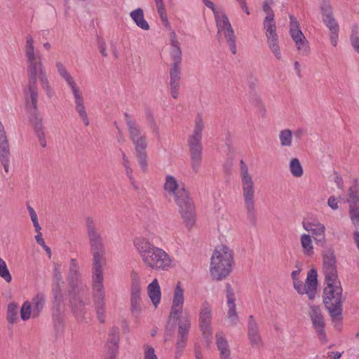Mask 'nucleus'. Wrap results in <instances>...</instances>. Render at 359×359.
Masks as SVG:
<instances>
[{
	"label": "nucleus",
	"instance_id": "1",
	"mask_svg": "<svg viewBox=\"0 0 359 359\" xmlns=\"http://www.w3.org/2000/svg\"><path fill=\"white\" fill-rule=\"evenodd\" d=\"M25 57L28 80L27 87L24 90L25 105L27 109L32 111L30 121L36 135H41L43 131L42 118L37 111L38 82L40 83L41 88L48 98H51L54 95V91L43 63L42 56L35 49L34 41L30 35L26 37Z\"/></svg>",
	"mask_w": 359,
	"mask_h": 359
},
{
	"label": "nucleus",
	"instance_id": "2",
	"mask_svg": "<svg viewBox=\"0 0 359 359\" xmlns=\"http://www.w3.org/2000/svg\"><path fill=\"white\" fill-rule=\"evenodd\" d=\"M87 233L93 257L92 271L93 296L97 316L100 323L105 319V291L103 285L102 266L104 264L102 239L92 219L88 220Z\"/></svg>",
	"mask_w": 359,
	"mask_h": 359
},
{
	"label": "nucleus",
	"instance_id": "3",
	"mask_svg": "<svg viewBox=\"0 0 359 359\" xmlns=\"http://www.w3.org/2000/svg\"><path fill=\"white\" fill-rule=\"evenodd\" d=\"M184 289L180 282L174 287L171 306L168 319V325H178V339L176 344L175 358L178 359L185 347L189 331L191 328V317L189 313L184 312Z\"/></svg>",
	"mask_w": 359,
	"mask_h": 359
},
{
	"label": "nucleus",
	"instance_id": "4",
	"mask_svg": "<svg viewBox=\"0 0 359 359\" xmlns=\"http://www.w3.org/2000/svg\"><path fill=\"white\" fill-rule=\"evenodd\" d=\"M133 245L145 267L163 271L175 267L174 257L149 239L144 237L136 238L133 241Z\"/></svg>",
	"mask_w": 359,
	"mask_h": 359
},
{
	"label": "nucleus",
	"instance_id": "5",
	"mask_svg": "<svg viewBox=\"0 0 359 359\" xmlns=\"http://www.w3.org/2000/svg\"><path fill=\"white\" fill-rule=\"evenodd\" d=\"M163 189L166 196L173 198L178 205L185 226L188 229L192 228L195 224V207L184 184L175 177L167 175L165 177Z\"/></svg>",
	"mask_w": 359,
	"mask_h": 359
},
{
	"label": "nucleus",
	"instance_id": "6",
	"mask_svg": "<svg viewBox=\"0 0 359 359\" xmlns=\"http://www.w3.org/2000/svg\"><path fill=\"white\" fill-rule=\"evenodd\" d=\"M234 265L233 250L226 245L215 247L210 257L209 271L212 278L217 281L226 278Z\"/></svg>",
	"mask_w": 359,
	"mask_h": 359
},
{
	"label": "nucleus",
	"instance_id": "7",
	"mask_svg": "<svg viewBox=\"0 0 359 359\" xmlns=\"http://www.w3.org/2000/svg\"><path fill=\"white\" fill-rule=\"evenodd\" d=\"M125 121L129 138L135 147L137 161L142 170L145 171L148 165V156L146 151L148 147L147 136L136 121L128 114L125 115Z\"/></svg>",
	"mask_w": 359,
	"mask_h": 359
},
{
	"label": "nucleus",
	"instance_id": "8",
	"mask_svg": "<svg viewBox=\"0 0 359 359\" xmlns=\"http://www.w3.org/2000/svg\"><path fill=\"white\" fill-rule=\"evenodd\" d=\"M55 67L60 76L66 82L67 86L71 89L72 93L74 96L76 111L79 114V117L83 123L86 126H88L89 119L81 88L61 61H56Z\"/></svg>",
	"mask_w": 359,
	"mask_h": 359
},
{
	"label": "nucleus",
	"instance_id": "9",
	"mask_svg": "<svg viewBox=\"0 0 359 359\" xmlns=\"http://www.w3.org/2000/svg\"><path fill=\"white\" fill-rule=\"evenodd\" d=\"M204 128L203 118L198 115L194 121V129L188 138L190 161L193 170L198 172L202 161V132Z\"/></svg>",
	"mask_w": 359,
	"mask_h": 359
},
{
	"label": "nucleus",
	"instance_id": "10",
	"mask_svg": "<svg viewBox=\"0 0 359 359\" xmlns=\"http://www.w3.org/2000/svg\"><path fill=\"white\" fill-rule=\"evenodd\" d=\"M323 300L331 317L340 319L343 301V289L341 283L324 285Z\"/></svg>",
	"mask_w": 359,
	"mask_h": 359
},
{
	"label": "nucleus",
	"instance_id": "11",
	"mask_svg": "<svg viewBox=\"0 0 359 359\" xmlns=\"http://www.w3.org/2000/svg\"><path fill=\"white\" fill-rule=\"evenodd\" d=\"M240 177L245 208L248 214L254 215L255 212V186L248 168L243 161H241Z\"/></svg>",
	"mask_w": 359,
	"mask_h": 359
},
{
	"label": "nucleus",
	"instance_id": "12",
	"mask_svg": "<svg viewBox=\"0 0 359 359\" xmlns=\"http://www.w3.org/2000/svg\"><path fill=\"white\" fill-rule=\"evenodd\" d=\"M300 271L297 269L291 273L294 287L299 294H306L309 299H313L317 293V270L311 269L309 271L304 283L299 279Z\"/></svg>",
	"mask_w": 359,
	"mask_h": 359
},
{
	"label": "nucleus",
	"instance_id": "13",
	"mask_svg": "<svg viewBox=\"0 0 359 359\" xmlns=\"http://www.w3.org/2000/svg\"><path fill=\"white\" fill-rule=\"evenodd\" d=\"M130 277V311L137 318L142 311V281L139 273L135 271H131Z\"/></svg>",
	"mask_w": 359,
	"mask_h": 359
},
{
	"label": "nucleus",
	"instance_id": "14",
	"mask_svg": "<svg viewBox=\"0 0 359 359\" xmlns=\"http://www.w3.org/2000/svg\"><path fill=\"white\" fill-rule=\"evenodd\" d=\"M322 272L325 278L324 285L341 283L337 269V259L332 248L323 251Z\"/></svg>",
	"mask_w": 359,
	"mask_h": 359
},
{
	"label": "nucleus",
	"instance_id": "15",
	"mask_svg": "<svg viewBox=\"0 0 359 359\" xmlns=\"http://www.w3.org/2000/svg\"><path fill=\"white\" fill-rule=\"evenodd\" d=\"M215 22L217 34L223 35L232 54L236 53V36L227 15L223 12L215 13Z\"/></svg>",
	"mask_w": 359,
	"mask_h": 359
},
{
	"label": "nucleus",
	"instance_id": "16",
	"mask_svg": "<svg viewBox=\"0 0 359 359\" xmlns=\"http://www.w3.org/2000/svg\"><path fill=\"white\" fill-rule=\"evenodd\" d=\"M212 307L210 302L204 301L198 311V326L203 338L209 344L213 332L212 329Z\"/></svg>",
	"mask_w": 359,
	"mask_h": 359
},
{
	"label": "nucleus",
	"instance_id": "17",
	"mask_svg": "<svg viewBox=\"0 0 359 359\" xmlns=\"http://www.w3.org/2000/svg\"><path fill=\"white\" fill-rule=\"evenodd\" d=\"M45 302L46 297L43 293H38L30 301L24 302L20 308L21 319L27 321L39 317L44 308Z\"/></svg>",
	"mask_w": 359,
	"mask_h": 359
},
{
	"label": "nucleus",
	"instance_id": "18",
	"mask_svg": "<svg viewBox=\"0 0 359 359\" xmlns=\"http://www.w3.org/2000/svg\"><path fill=\"white\" fill-rule=\"evenodd\" d=\"M290 36L295 43L298 53L302 56H306L310 53L309 43L302 32L299 23L297 18L290 16Z\"/></svg>",
	"mask_w": 359,
	"mask_h": 359
},
{
	"label": "nucleus",
	"instance_id": "19",
	"mask_svg": "<svg viewBox=\"0 0 359 359\" xmlns=\"http://www.w3.org/2000/svg\"><path fill=\"white\" fill-rule=\"evenodd\" d=\"M359 184L356 180L348 191L347 203L348 204V216L351 224L355 229L359 228Z\"/></svg>",
	"mask_w": 359,
	"mask_h": 359
},
{
	"label": "nucleus",
	"instance_id": "20",
	"mask_svg": "<svg viewBox=\"0 0 359 359\" xmlns=\"http://www.w3.org/2000/svg\"><path fill=\"white\" fill-rule=\"evenodd\" d=\"M302 226L306 231L311 233L316 245L323 247L326 244V227L318 219L303 221Z\"/></svg>",
	"mask_w": 359,
	"mask_h": 359
},
{
	"label": "nucleus",
	"instance_id": "21",
	"mask_svg": "<svg viewBox=\"0 0 359 359\" xmlns=\"http://www.w3.org/2000/svg\"><path fill=\"white\" fill-rule=\"evenodd\" d=\"M309 314L312 321L313 327L316 330L320 340L326 342L327 339L324 330L325 322L320 307L314 305L311 306Z\"/></svg>",
	"mask_w": 359,
	"mask_h": 359
},
{
	"label": "nucleus",
	"instance_id": "22",
	"mask_svg": "<svg viewBox=\"0 0 359 359\" xmlns=\"http://www.w3.org/2000/svg\"><path fill=\"white\" fill-rule=\"evenodd\" d=\"M226 305L228 307L226 320L231 325H236L238 322V315L236 309V296L230 284H226Z\"/></svg>",
	"mask_w": 359,
	"mask_h": 359
},
{
	"label": "nucleus",
	"instance_id": "23",
	"mask_svg": "<svg viewBox=\"0 0 359 359\" xmlns=\"http://www.w3.org/2000/svg\"><path fill=\"white\" fill-rule=\"evenodd\" d=\"M248 337L252 346L259 347L262 344L258 324L253 316H250L248 318Z\"/></svg>",
	"mask_w": 359,
	"mask_h": 359
},
{
	"label": "nucleus",
	"instance_id": "24",
	"mask_svg": "<svg viewBox=\"0 0 359 359\" xmlns=\"http://www.w3.org/2000/svg\"><path fill=\"white\" fill-rule=\"evenodd\" d=\"M147 293L154 309H157L162 299V292L158 280L154 278L147 287Z\"/></svg>",
	"mask_w": 359,
	"mask_h": 359
},
{
	"label": "nucleus",
	"instance_id": "25",
	"mask_svg": "<svg viewBox=\"0 0 359 359\" xmlns=\"http://www.w3.org/2000/svg\"><path fill=\"white\" fill-rule=\"evenodd\" d=\"M321 11L323 14V20L326 27L330 32L339 31V25L332 16V8L330 4L325 3L321 6Z\"/></svg>",
	"mask_w": 359,
	"mask_h": 359
},
{
	"label": "nucleus",
	"instance_id": "26",
	"mask_svg": "<svg viewBox=\"0 0 359 359\" xmlns=\"http://www.w3.org/2000/svg\"><path fill=\"white\" fill-rule=\"evenodd\" d=\"M215 338L220 359H229L230 349L224 334L222 332H217Z\"/></svg>",
	"mask_w": 359,
	"mask_h": 359
},
{
	"label": "nucleus",
	"instance_id": "27",
	"mask_svg": "<svg viewBox=\"0 0 359 359\" xmlns=\"http://www.w3.org/2000/svg\"><path fill=\"white\" fill-rule=\"evenodd\" d=\"M299 241L303 254L307 257H312L314 255L312 236L308 233H302L300 236Z\"/></svg>",
	"mask_w": 359,
	"mask_h": 359
},
{
	"label": "nucleus",
	"instance_id": "28",
	"mask_svg": "<svg viewBox=\"0 0 359 359\" xmlns=\"http://www.w3.org/2000/svg\"><path fill=\"white\" fill-rule=\"evenodd\" d=\"M83 293L84 290L81 289V290H78L76 292H71L69 294L72 309L74 312L77 315L79 314V311L84 306V303L82 300Z\"/></svg>",
	"mask_w": 359,
	"mask_h": 359
},
{
	"label": "nucleus",
	"instance_id": "29",
	"mask_svg": "<svg viewBox=\"0 0 359 359\" xmlns=\"http://www.w3.org/2000/svg\"><path fill=\"white\" fill-rule=\"evenodd\" d=\"M130 16L137 27L146 31L149 29V25L144 19V12L142 8H138L131 11Z\"/></svg>",
	"mask_w": 359,
	"mask_h": 359
},
{
	"label": "nucleus",
	"instance_id": "30",
	"mask_svg": "<svg viewBox=\"0 0 359 359\" xmlns=\"http://www.w3.org/2000/svg\"><path fill=\"white\" fill-rule=\"evenodd\" d=\"M19 306L18 304L12 302L8 304L6 311V320L10 324L17 323L19 320L18 317Z\"/></svg>",
	"mask_w": 359,
	"mask_h": 359
},
{
	"label": "nucleus",
	"instance_id": "31",
	"mask_svg": "<svg viewBox=\"0 0 359 359\" xmlns=\"http://www.w3.org/2000/svg\"><path fill=\"white\" fill-rule=\"evenodd\" d=\"M266 43L274 57L278 60H281L282 54L279 45L278 35L266 37Z\"/></svg>",
	"mask_w": 359,
	"mask_h": 359
},
{
	"label": "nucleus",
	"instance_id": "32",
	"mask_svg": "<svg viewBox=\"0 0 359 359\" xmlns=\"http://www.w3.org/2000/svg\"><path fill=\"white\" fill-rule=\"evenodd\" d=\"M278 140L281 147H291L293 142V133L289 128L282 129L278 133Z\"/></svg>",
	"mask_w": 359,
	"mask_h": 359
},
{
	"label": "nucleus",
	"instance_id": "33",
	"mask_svg": "<svg viewBox=\"0 0 359 359\" xmlns=\"http://www.w3.org/2000/svg\"><path fill=\"white\" fill-rule=\"evenodd\" d=\"M263 28L265 32L266 38L278 35L274 18H264L263 21Z\"/></svg>",
	"mask_w": 359,
	"mask_h": 359
},
{
	"label": "nucleus",
	"instance_id": "34",
	"mask_svg": "<svg viewBox=\"0 0 359 359\" xmlns=\"http://www.w3.org/2000/svg\"><path fill=\"white\" fill-rule=\"evenodd\" d=\"M289 169L294 177H301L304 174L303 167L297 158H292L289 163Z\"/></svg>",
	"mask_w": 359,
	"mask_h": 359
},
{
	"label": "nucleus",
	"instance_id": "35",
	"mask_svg": "<svg viewBox=\"0 0 359 359\" xmlns=\"http://www.w3.org/2000/svg\"><path fill=\"white\" fill-rule=\"evenodd\" d=\"M155 4H156L158 14L159 15V18H160L163 25L166 27H169L170 22L168 19L167 12H166V9H165L163 1L157 2Z\"/></svg>",
	"mask_w": 359,
	"mask_h": 359
},
{
	"label": "nucleus",
	"instance_id": "36",
	"mask_svg": "<svg viewBox=\"0 0 359 359\" xmlns=\"http://www.w3.org/2000/svg\"><path fill=\"white\" fill-rule=\"evenodd\" d=\"M0 277L6 283H9L12 280V276L8 269L6 262L0 258Z\"/></svg>",
	"mask_w": 359,
	"mask_h": 359
},
{
	"label": "nucleus",
	"instance_id": "37",
	"mask_svg": "<svg viewBox=\"0 0 359 359\" xmlns=\"http://www.w3.org/2000/svg\"><path fill=\"white\" fill-rule=\"evenodd\" d=\"M181 68L170 67L169 84H180Z\"/></svg>",
	"mask_w": 359,
	"mask_h": 359
},
{
	"label": "nucleus",
	"instance_id": "38",
	"mask_svg": "<svg viewBox=\"0 0 359 359\" xmlns=\"http://www.w3.org/2000/svg\"><path fill=\"white\" fill-rule=\"evenodd\" d=\"M217 228L221 233H227L231 229V222L227 218L222 216L218 222Z\"/></svg>",
	"mask_w": 359,
	"mask_h": 359
},
{
	"label": "nucleus",
	"instance_id": "39",
	"mask_svg": "<svg viewBox=\"0 0 359 359\" xmlns=\"http://www.w3.org/2000/svg\"><path fill=\"white\" fill-rule=\"evenodd\" d=\"M171 57L172 63L171 64L170 67H175L176 66L177 68H181L180 64L182 61V52L180 48L172 49Z\"/></svg>",
	"mask_w": 359,
	"mask_h": 359
},
{
	"label": "nucleus",
	"instance_id": "40",
	"mask_svg": "<svg viewBox=\"0 0 359 359\" xmlns=\"http://www.w3.org/2000/svg\"><path fill=\"white\" fill-rule=\"evenodd\" d=\"M9 156L10 150L0 151V161L4 167L5 172L8 173L9 171Z\"/></svg>",
	"mask_w": 359,
	"mask_h": 359
},
{
	"label": "nucleus",
	"instance_id": "41",
	"mask_svg": "<svg viewBox=\"0 0 359 359\" xmlns=\"http://www.w3.org/2000/svg\"><path fill=\"white\" fill-rule=\"evenodd\" d=\"M53 296H54V306H59L60 303L63 300L61 288L59 285H55L53 286L52 290Z\"/></svg>",
	"mask_w": 359,
	"mask_h": 359
},
{
	"label": "nucleus",
	"instance_id": "42",
	"mask_svg": "<svg viewBox=\"0 0 359 359\" xmlns=\"http://www.w3.org/2000/svg\"><path fill=\"white\" fill-rule=\"evenodd\" d=\"M27 209H28L31 220L33 223V225L35 228L36 231H41V228L40 224L38 221V216H37L36 212H35L34 208H32L31 206H28Z\"/></svg>",
	"mask_w": 359,
	"mask_h": 359
},
{
	"label": "nucleus",
	"instance_id": "43",
	"mask_svg": "<svg viewBox=\"0 0 359 359\" xmlns=\"http://www.w3.org/2000/svg\"><path fill=\"white\" fill-rule=\"evenodd\" d=\"M10 150L5 130L0 131V151Z\"/></svg>",
	"mask_w": 359,
	"mask_h": 359
},
{
	"label": "nucleus",
	"instance_id": "44",
	"mask_svg": "<svg viewBox=\"0 0 359 359\" xmlns=\"http://www.w3.org/2000/svg\"><path fill=\"white\" fill-rule=\"evenodd\" d=\"M340 200L341 198L339 197L331 196L327 199V205L332 210H337L339 208V203Z\"/></svg>",
	"mask_w": 359,
	"mask_h": 359
},
{
	"label": "nucleus",
	"instance_id": "45",
	"mask_svg": "<svg viewBox=\"0 0 359 359\" xmlns=\"http://www.w3.org/2000/svg\"><path fill=\"white\" fill-rule=\"evenodd\" d=\"M148 126L149 127V128L152 130V132L154 134L158 135L159 127H158L155 118L151 115L148 117Z\"/></svg>",
	"mask_w": 359,
	"mask_h": 359
},
{
	"label": "nucleus",
	"instance_id": "46",
	"mask_svg": "<svg viewBox=\"0 0 359 359\" xmlns=\"http://www.w3.org/2000/svg\"><path fill=\"white\" fill-rule=\"evenodd\" d=\"M144 359H158L154 349L151 346H144Z\"/></svg>",
	"mask_w": 359,
	"mask_h": 359
},
{
	"label": "nucleus",
	"instance_id": "47",
	"mask_svg": "<svg viewBox=\"0 0 359 359\" xmlns=\"http://www.w3.org/2000/svg\"><path fill=\"white\" fill-rule=\"evenodd\" d=\"M263 11L266 14V17L264 18H275V15L273 11L272 10L271 6L268 2H264L263 4Z\"/></svg>",
	"mask_w": 359,
	"mask_h": 359
},
{
	"label": "nucleus",
	"instance_id": "48",
	"mask_svg": "<svg viewBox=\"0 0 359 359\" xmlns=\"http://www.w3.org/2000/svg\"><path fill=\"white\" fill-rule=\"evenodd\" d=\"M169 86L172 97L174 99L178 98L180 84H169Z\"/></svg>",
	"mask_w": 359,
	"mask_h": 359
},
{
	"label": "nucleus",
	"instance_id": "49",
	"mask_svg": "<svg viewBox=\"0 0 359 359\" xmlns=\"http://www.w3.org/2000/svg\"><path fill=\"white\" fill-rule=\"evenodd\" d=\"M108 340H111L113 346L116 348L117 344L118 341V332L117 330H113V332L109 335V339Z\"/></svg>",
	"mask_w": 359,
	"mask_h": 359
},
{
	"label": "nucleus",
	"instance_id": "50",
	"mask_svg": "<svg viewBox=\"0 0 359 359\" xmlns=\"http://www.w3.org/2000/svg\"><path fill=\"white\" fill-rule=\"evenodd\" d=\"M203 4L210 9H211L214 13V16H215V13H220L221 11L216 9L214 3L210 0H202Z\"/></svg>",
	"mask_w": 359,
	"mask_h": 359
},
{
	"label": "nucleus",
	"instance_id": "51",
	"mask_svg": "<svg viewBox=\"0 0 359 359\" xmlns=\"http://www.w3.org/2000/svg\"><path fill=\"white\" fill-rule=\"evenodd\" d=\"M170 43L172 46V49H178L180 48V42L177 41L176 35L175 33L172 34V36L170 39Z\"/></svg>",
	"mask_w": 359,
	"mask_h": 359
},
{
	"label": "nucleus",
	"instance_id": "52",
	"mask_svg": "<svg viewBox=\"0 0 359 359\" xmlns=\"http://www.w3.org/2000/svg\"><path fill=\"white\" fill-rule=\"evenodd\" d=\"M351 42L355 50L359 53V38L356 36H352L351 38Z\"/></svg>",
	"mask_w": 359,
	"mask_h": 359
},
{
	"label": "nucleus",
	"instance_id": "53",
	"mask_svg": "<svg viewBox=\"0 0 359 359\" xmlns=\"http://www.w3.org/2000/svg\"><path fill=\"white\" fill-rule=\"evenodd\" d=\"M339 31L330 32V41L333 46H336L338 41Z\"/></svg>",
	"mask_w": 359,
	"mask_h": 359
},
{
	"label": "nucleus",
	"instance_id": "54",
	"mask_svg": "<svg viewBox=\"0 0 359 359\" xmlns=\"http://www.w3.org/2000/svg\"><path fill=\"white\" fill-rule=\"evenodd\" d=\"M122 161L125 169L131 167V163L125 153L122 154Z\"/></svg>",
	"mask_w": 359,
	"mask_h": 359
},
{
	"label": "nucleus",
	"instance_id": "55",
	"mask_svg": "<svg viewBox=\"0 0 359 359\" xmlns=\"http://www.w3.org/2000/svg\"><path fill=\"white\" fill-rule=\"evenodd\" d=\"M122 161L125 169L131 167V163L125 153L122 154Z\"/></svg>",
	"mask_w": 359,
	"mask_h": 359
},
{
	"label": "nucleus",
	"instance_id": "56",
	"mask_svg": "<svg viewBox=\"0 0 359 359\" xmlns=\"http://www.w3.org/2000/svg\"><path fill=\"white\" fill-rule=\"evenodd\" d=\"M122 161L125 169L131 167V163L125 153L122 154Z\"/></svg>",
	"mask_w": 359,
	"mask_h": 359
},
{
	"label": "nucleus",
	"instance_id": "57",
	"mask_svg": "<svg viewBox=\"0 0 359 359\" xmlns=\"http://www.w3.org/2000/svg\"><path fill=\"white\" fill-rule=\"evenodd\" d=\"M241 8L246 13L247 15H250V11L247 6L245 0H237Z\"/></svg>",
	"mask_w": 359,
	"mask_h": 359
},
{
	"label": "nucleus",
	"instance_id": "58",
	"mask_svg": "<svg viewBox=\"0 0 359 359\" xmlns=\"http://www.w3.org/2000/svg\"><path fill=\"white\" fill-rule=\"evenodd\" d=\"M342 353L337 351H332L328 353V358L332 359H339L341 357Z\"/></svg>",
	"mask_w": 359,
	"mask_h": 359
},
{
	"label": "nucleus",
	"instance_id": "59",
	"mask_svg": "<svg viewBox=\"0 0 359 359\" xmlns=\"http://www.w3.org/2000/svg\"><path fill=\"white\" fill-rule=\"evenodd\" d=\"M37 232V235L35 236V239L36 241V242L41 245H44L45 244V242L42 238V234L41 233V231H36Z\"/></svg>",
	"mask_w": 359,
	"mask_h": 359
},
{
	"label": "nucleus",
	"instance_id": "60",
	"mask_svg": "<svg viewBox=\"0 0 359 359\" xmlns=\"http://www.w3.org/2000/svg\"><path fill=\"white\" fill-rule=\"evenodd\" d=\"M70 271H71V273H74V275L76 276L77 265H76L75 260H74V259H72L71 262Z\"/></svg>",
	"mask_w": 359,
	"mask_h": 359
},
{
	"label": "nucleus",
	"instance_id": "61",
	"mask_svg": "<svg viewBox=\"0 0 359 359\" xmlns=\"http://www.w3.org/2000/svg\"><path fill=\"white\" fill-rule=\"evenodd\" d=\"M40 144L42 147H45L46 146V141L44 137V133H42L41 135H37Z\"/></svg>",
	"mask_w": 359,
	"mask_h": 359
},
{
	"label": "nucleus",
	"instance_id": "62",
	"mask_svg": "<svg viewBox=\"0 0 359 359\" xmlns=\"http://www.w3.org/2000/svg\"><path fill=\"white\" fill-rule=\"evenodd\" d=\"M304 134V130L302 128H299L294 131V135L297 138H300Z\"/></svg>",
	"mask_w": 359,
	"mask_h": 359
},
{
	"label": "nucleus",
	"instance_id": "63",
	"mask_svg": "<svg viewBox=\"0 0 359 359\" xmlns=\"http://www.w3.org/2000/svg\"><path fill=\"white\" fill-rule=\"evenodd\" d=\"M126 173L130 180H133V168L132 167L126 168Z\"/></svg>",
	"mask_w": 359,
	"mask_h": 359
},
{
	"label": "nucleus",
	"instance_id": "64",
	"mask_svg": "<svg viewBox=\"0 0 359 359\" xmlns=\"http://www.w3.org/2000/svg\"><path fill=\"white\" fill-rule=\"evenodd\" d=\"M100 53L102 54V56L104 57H107V50H106V48L104 45H101L100 46Z\"/></svg>",
	"mask_w": 359,
	"mask_h": 359
}]
</instances>
